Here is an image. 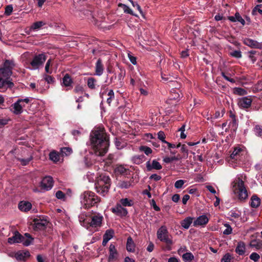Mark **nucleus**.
Masks as SVG:
<instances>
[{
    "label": "nucleus",
    "mask_w": 262,
    "mask_h": 262,
    "mask_svg": "<svg viewBox=\"0 0 262 262\" xmlns=\"http://www.w3.org/2000/svg\"><path fill=\"white\" fill-rule=\"evenodd\" d=\"M224 226L226 227V229L223 231V234L225 235H229L231 234L232 229L229 224H225Z\"/></svg>",
    "instance_id": "6e6d98bb"
},
{
    "label": "nucleus",
    "mask_w": 262,
    "mask_h": 262,
    "mask_svg": "<svg viewBox=\"0 0 262 262\" xmlns=\"http://www.w3.org/2000/svg\"><path fill=\"white\" fill-rule=\"evenodd\" d=\"M25 236V237L23 236V238L21 239L20 243H22L25 246H28L32 243L33 238L28 233H26Z\"/></svg>",
    "instance_id": "393cba45"
},
{
    "label": "nucleus",
    "mask_w": 262,
    "mask_h": 262,
    "mask_svg": "<svg viewBox=\"0 0 262 262\" xmlns=\"http://www.w3.org/2000/svg\"><path fill=\"white\" fill-rule=\"evenodd\" d=\"M17 160L20 162L21 164L22 165L25 166L28 165L29 163V162L32 160V157L31 156L26 159L18 158Z\"/></svg>",
    "instance_id": "09e8293b"
},
{
    "label": "nucleus",
    "mask_w": 262,
    "mask_h": 262,
    "mask_svg": "<svg viewBox=\"0 0 262 262\" xmlns=\"http://www.w3.org/2000/svg\"><path fill=\"white\" fill-rule=\"evenodd\" d=\"M209 222L208 217L205 214L198 216L193 222V226L204 227Z\"/></svg>",
    "instance_id": "ddd939ff"
},
{
    "label": "nucleus",
    "mask_w": 262,
    "mask_h": 262,
    "mask_svg": "<svg viewBox=\"0 0 262 262\" xmlns=\"http://www.w3.org/2000/svg\"><path fill=\"white\" fill-rule=\"evenodd\" d=\"M46 25V23L43 21H38L34 23L30 27L29 30L27 33L29 34L32 31H37L42 28V26Z\"/></svg>",
    "instance_id": "aec40b11"
},
{
    "label": "nucleus",
    "mask_w": 262,
    "mask_h": 262,
    "mask_svg": "<svg viewBox=\"0 0 262 262\" xmlns=\"http://www.w3.org/2000/svg\"><path fill=\"white\" fill-rule=\"evenodd\" d=\"M123 207H132L134 205V201L128 198L121 199L118 203Z\"/></svg>",
    "instance_id": "2f4dec72"
},
{
    "label": "nucleus",
    "mask_w": 262,
    "mask_h": 262,
    "mask_svg": "<svg viewBox=\"0 0 262 262\" xmlns=\"http://www.w3.org/2000/svg\"><path fill=\"white\" fill-rule=\"evenodd\" d=\"M73 80L70 75L66 74L62 78V85L67 88V90L72 88Z\"/></svg>",
    "instance_id": "4be33fe9"
},
{
    "label": "nucleus",
    "mask_w": 262,
    "mask_h": 262,
    "mask_svg": "<svg viewBox=\"0 0 262 262\" xmlns=\"http://www.w3.org/2000/svg\"><path fill=\"white\" fill-rule=\"evenodd\" d=\"M12 73L10 70H7L3 68H0V77H2L8 80H10V76Z\"/></svg>",
    "instance_id": "bb28decb"
},
{
    "label": "nucleus",
    "mask_w": 262,
    "mask_h": 262,
    "mask_svg": "<svg viewBox=\"0 0 262 262\" xmlns=\"http://www.w3.org/2000/svg\"><path fill=\"white\" fill-rule=\"evenodd\" d=\"M180 146L181 151L183 153H185L187 155L188 154V150L187 149L186 145L185 144H183L181 145L180 144H179L177 146V147H179Z\"/></svg>",
    "instance_id": "774afa93"
},
{
    "label": "nucleus",
    "mask_w": 262,
    "mask_h": 262,
    "mask_svg": "<svg viewBox=\"0 0 262 262\" xmlns=\"http://www.w3.org/2000/svg\"><path fill=\"white\" fill-rule=\"evenodd\" d=\"M242 177V176H237L232 184L233 192L238 194V199L241 201H245L248 197V192Z\"/></svg>",
    "instance_id": "f03ea898"
},
{
    "label": "nucleus",
    "mask_w": 262,
    "mask_h": 262,
    "mask_svg": "<svg viewBox=\"0 0 262 262\" xmlns=\"http://www.w3.org/2000/svg\"><path fill=\"white\" fill-rule=\"evenodd\" d=\"M246 151L243 147H236L230 155L228 162L233 168L243 163L245 160Z\"/></svg>",
    "instance_id": "7ed1b4c3"
},
{
    "label": "nucleus",
    "mask_w": 262,
    "mask_h": 262,
    "mask_svg": "<svg viewBox=\"0 0 262 262\" xmlns=\"http://www.w3.org/2000/svg\"><path fill=\"white\" fill-rule=\"evenodd\" d=\"M157 238L161 242L165 243L167 245V249L168 250L171 249L170 246L173 242L168 236V232L167 228L165 226H161L157 231Z\"/></svg>",
    "instance_id": "6e6552de"
},
{
    "label": "nucleus",
    "mask_w": 262,
    "mask_h": 262,
    "mask_svg": "<svg viewBox=\"0 0 262 262\" xmlns=\"http://www.w3.org/2000/svg\"><path fill=\"white\" fill-rule=\"evenodd\" d=\"M158 138L161 140L163 143H165L166 141L165 140V135L163 131H160L158 133Z\"/></svg>",
    "instance_id": "69168bd1"
},
{
    "label": "nucleus",
    "mask_w": 262,
    "mask_h": 262,
    "mask_svg": "<svg viewBox=\"0 0 262 262\" xmlns=\"http://www.w3.org/2000/svg\"><path fill=\"white\" fill-rule=\"evenodd\" d=\"M32 98L26 97L25 98H19L10 107V111L16 115H19L24 112V109L26 105L30 103Z\"/></svg>",
    "instance_id": "423d86ee"
},
{
    "label": "nucleus",
    "mask_w": 262,
    "mask_h": 262,
    "mask_svg": "<svg viewBox=\"0 0 262 262\" xmlns=\"http://www.w3.org/2000/svg\"><path fill=\"white\" fill-rule=\"evenodd\" d=\"M43 78L48 83H53L54 82V78L47 74H44Z\"/></svg>",
    "instance_id": "13d9d810"
},
{
    "label": "nucleus",
    "mask_w": 262,
    "mask_h": 262,
    "mask_svg": "<svg viewBox=\"0 0 262 262\" xmlns=\"http://www.w3.org/2000/svg\"><path fill=\"white\" fill-rule=\"evenodd\" d=\"M23 238V236L17 231L15 232L14 235L8 239V242L10 244L14 243H20L21 239Z\"/></svg>",
    "instance_id": "f3484780"
},
{
    "label": "nucleus",
    "mask_w": 262,
    "mask_h": 262,
    "mask_svg": "<svg viewBox=\"0 0 262 262\" xmlns=\"http://www.w3.org/2000/svg\"><path fill=\"white\" fill-rule=\"evenodd\" d=\"M46 60V56L43 53L35 56L30 62V64L32 67V69H38L39 67L43 64Z\"/></svg>",
    "instance_id": "1a4fd4ad"
},
{
    "label": "nucleus",
    "mask_w": 262,
    "mask_h": 262,
    "mask_svg": "<svg viewBox=\"0 0 262 262\" xmlns=\"http://www.w3.org/2000/svg\"><path fill=\"white\" fill-rule=\"evenodd\" d=\"M180 132V137L181 139H185L186 138V135L185 134V125L183 124L178 130Z\"/></svg>",
    "instance_id": "052dcab7"
},
{
    "label": "nucleus",
    "mask_w": 262,
    "mask_h": 262,
    "mask_svg": "<svg viewBox=\"0 0 262 262\" xmlns=\"http://www.w3.org/2000/svg\"><path fill=\"white\" fill-rule=\"evenodd\" d=\"M111 180L108 176H101L95 184V189L97 193L105 196L108 191Z\"/></svg>",
    "instance_id": "39448f33"
},
{
    "label": "nucleus",
    "mask_w": 262,
    "mask_h": 262,
    "mask_svg": "<svg viewBox=\"0 0 262 262\" xmlns=\"http://www.w3.org/2000/svg\"><path fill=\"white\" fill-rule=\"evenodd\" d=\"M107 95L108 98L107 99L106 102L109 105H110L112 101V99L115 97L114 91L113 90H110L107 93Z\"/></svg>",
    "instance_id": "3c124183"
},
{
    "label": "nucleus",
    "mask_w": 262,
    "mask_h": 262,
    "mask_svg": "<svg viewBox=\"0 0 262 262\" xmlns=\"http://www.w3.org/2000/svg\"><path fill=\"white\" fill-rule=\"evenodd\" d=\"M91 142L96 155L102 156L107 152L109 142L103 127H97L92 130Z\"/></svg>",
    "instance_id": "f257e3e1"
},
{
    "label": "nucleus",
    "mask_w": 262,
    "mask_h": 262,
    "mask_svg": "<svg viewBox=\"0 0 262 262\" xmlns=\"http://www.w3.org/2000/svg\"><path fill=\"white\" fill-rule=\"evenodd\" d=\"M115 144L116 147L118 149H121L123 148L125 146V144L124 143H122L117 138L115 139Z\"/></svg>",
    "instance_id": "bf43d9fd"
},
{
    "label": "nucleus",
    "mask_w": 262,
    "mask_h": 262,
    "mask_svg": "<svg viewBox=\"0 0 262 262\" xmlns=\"http://www.w3.org/2000/svg\"><path fill=\"white\" fill-rule=\"evenodd\" d=\"M230 55L236 58H240L242 57V52L239 50H235L230 53Z\"/></svg>",
    "instance_id": "0e129e2a"
},
{
    "label": "nucleus",
    "mask_w": 262,
    "mask_h": 262,
    "mask_svg": "<svg viewBox=\"0 0 262 262\" xmlns=\"http://www.w3.org/2000/svg\"><path fill=\"white\" fill-rule=\"evenodd\" d=\"M185 182V181L183 180H178L174 183V187L177 189L182 188Z\"/></svg>",
    "instance_id": "4d7b16f0"
},
{
    "label": "nucleus",
    "mask_w": 262,
    "mask_h": 262,
    "mask_svg": "<svg viewBox=\"0 0 262 262\" xmlns=\"http://www.w3.org/2000/svg\"><path fill=\"white\" fill-rule=\"evenodd\" d=\"M229 20L232 22H240L243 25L245 24V20L242 17L239 13H236L234 16H231L228 17Z\"/></svg>",
    "instance_id": "cd10ccee"
},
{
    "label": "nucleus",
    "mask_w": 262,
    "mask_h": 262,
    "mask_svg": "<svg viewBox=\"0 0 262 262\" xmlns=\"http://www.w3.org/2000/svg\"><path fill=\"white\" fill-rule=\"evenodd\" d=\"M118 257V253L114 245L111 244L109 247V256L108 258V262H113L117 260Z\"/></svg>",
    "instance_id": "4468645a"
},
{
    "label": "nucleus",
    "mask_w": 262,
    "mask_h": 262,
    "mask_svg": "<svg viewBox=\"0 0 262 262\" xmlns=\"http://www.w3.org/2000/svg\"><path fill=\"white\" fill-rule=\"evenodd\" d=\"M126 250L130 252H133L135 250V244L130 236L127 239Z\"/></svg>",
    "instance_id": "c756f323"
},
{
    "label": "nucleus",
    "mask_w": 262,
    "mask_h": 262,
    "mask_svg": "<svg viewBox=\"0 0 262 262\" xmlns=\"http://www.w3.org/2000/svg\"><path fill=\"white\" fill-rule=\"evenodd\" d=\"M252 102L251 96H248L239 98L237 104L240 108H248L251 106Z\"/></svg>",
    "instance_id": "f8f14e48"
},
{
    "label": "nucleus",
    "mask_w": 262,
    "mask_h": 262,
    "mask_svg": "<svg viewBox=\"0 0 262 262\" xmlns=\"http://www.w3.org/2000/svg\"><path fill=\"white\" fill-rule=\"evenodd\" d=\"M13 11V7L11 5H9L6 6L5 11V14L6 15H10Z\"/></svg>",
    "instance_id": "338daca9"
},
{
    "label": "nucleus",
    "mask_w": 262,
    "mask_h": 262,
    "mask_svg": "<svg viewBox=\"0 0 262 262\" xmlns=\"http://www.w3.org/2000/svg\"><path fill=\"white\" fill-rule=\"evenodd\" d=\"M111 210L115 214L121 217H125L128 214L127 209L123 207L118 203L114 207L111 208Z\"/></svg>",
    "instance_id": "9d476101"
},
{
    "label": "nucleus",
    "mask_w": 262,
    "mask_h": 262,
    "mask_svg": "<svg viewBox=\"0 0 262 262\" xmlns=\"http://www.w3.org/2000/svg\"><path fill=\"white\" fill-rule=\"evenodd\" d=\"M254 132L256 136L260 137L262 136V126L259 125H256L254 127Z\"/></svg>",
    "instance_id": "a18cd8bd"
},
{
    "label": "nucleus",
    "mask_w": 262,
    "mask_h": 262,
    "mask_svg": "<svg viewBox=\"0 0 262 262\" xmlns=\"http://www.w3.org/2000/svg\"><path fill=\"white\" fill-rule=\"evenodd\" d=\"M13 83L11 80H8L2 77H0V88L8 87H11Z\"/></svg>",
    "instance_id": "72a5a7b5"
},
{
    "label": "nucleus",
    "mask_w": 262,
    "mask_h": 262,
    "mask_svg": "<svg viewBox=\"0 0 262 262\" xmlns=\"http://www.w3.org/2000/svg\"><path fill=\"white\" fill-rule=\"evenodd\" d=\"M103 216L101 214H97L90 217L88 224H84L85 228L88 230H91L94 232L99 230V229L102 226Z\"/></svg>",
    "instance_id": "0eeeda50"
},
{
    "label": "nucleus",
    "mask_w": 262,
    "mask_h": 262,
    "mask_svg": "<svg viewBox=\"0 0 262 262\" xmlns=\"http://www.w3.org/2000/svg\"><path fill=\"white\" fill-rule=\"evenodd\" d=\"M14 66V62L13 60H6L4 63L3 68L7 70H10V71H12Z\"/></svg>",
    "instance_id": "f704fd0d"
},
{
    "label": "nucleus",
    "mask_w": 262,
    "mask_h": 262,
    "mask_svg": "<svg viewBox=\"0 0 262 262\" xmlns=\"http://www.w3.org/2000/svg\"><path fill=\"white\" fill-rule=\"evenodd\" d=\"M55 195H56V197L58 199L62 200H63V201L65 200L66 195H65L64 193L62 191H61L60 190L57 191L56 192Z\"/></svg>",
    "instance_id": "e2e57ef3"
},
{
    "label": "nucleus",
    "mask_w": 262,
    "mask_h": 262,
    "mask_svg": "<svg viewBox=\"0 0 262 262\" xmlns=\"http://www.w3.org/2000/svg\"><path fill=\"white\" fill-rule=\"evenodd\" d=\"M114 234V231L113 230H112V229L107 230L105 231L103 237L106 238L107 239L110 241L111 239H112L113 238Z\"/></svg>",
    "instance_id": "37998d69"
},
{
    "label": "nucleus",
    "mask_w": 262,
    "mask_h": 262,
    "mask_svg": "<svg viewBox=\"0 0 262 262\" xmlns=\"http://www.w3.org/2000/svg\"><path fill=\"white\" fill-rule=\"evenodd\" d=\"M103 71L104 67L102 60L100 58H99L96 63L95 75L99 76H101L103 73Z\"/></svg>",
    "instance_id": "a211bd4d"
},
{
    "label": "nucleus",
    "mask_w": 262,
    "mask_h": 262,
    "mask_svg": "<svg viewBox=\"0 0 262 262\" xmlns=\"http://www.w3.org/2000/svg\"><path fill=\"white\" fill-rule=\"evenodd\" d=\"M115 171L117 173L126 175L128 174L129 169H127L123 165H119L116 168Z\"/></svg>",
    "instance_id": "c9c22d12"
},
{
    "label": "nucleus",
    "mask_w": 262,
    "mask_h": 262,
    "mask_svg": "<svg viewBox=\"0 0 262 262\" xmlns=\"http://www.w3.org/2000/svg\"><path fill=\"white\" fill-rule=\"evenodd\" d=\"M232 258V255L229 253H227L223 256L221 262H231Z\"/></svg>",
    "instance_id": "de8ad7c7"
},
{
    "label": "nucleus",
    "mask_w": 262,
    "mask_h": 262,
    "mask_svg": "<svg viewBox=\"0 0 262 262\" xmlns=\"http://www.w3.org/2000/svg\"><path fill=\"white\" fill-rule=\"evenodd\" d=\"M18 207L20 211L27 212L31 209L32 204L28 201H22L19 203Z\"/></svg>",
    "instance_id": "dca6fc26"
},
{
    "label": "nucleus",
    "mask_w": 262,
    "mask_h": 262,
    "mask_svg": "<svg viewBox=\"0 0 262 262\" xmlns=\"http://www.w3.org/2000/svg\"><path fill=\"white\" fill-rule=\"evenodd\" d=\"M132 186L130 181H122L120 184V187L121 188L127 189Z\"/></svg>",
    "instance_id": "864d4df0"
},
{
    "label": "nucleus",
    "mask_w": 262,
    "mask_h": 262,
    "mask_svg": "<svg viewBox=\"0 0 262 262\" xmlns=\"http://www.w3.org/2000/svg\"><path fill=\"white\" fill-rule=\"evenodd\" d=\"M146 165L148 170H150L152 169L160 170L162 168L160 163L156 160H152L151 164H150V161H148L146 162Z\"/></svg>",
    "instance_id": "6ab92c4d"
},
{
    "label": "nucleus",
    "mask_w": 262,
    "mask_h": 262,
    "mask_svg": "<svg viewBox=\"0 0 262 262\" xmlns=\"http://www.w3.org/2000/svg\"><path fill=\"white\" fill-rule=\"evenodd\" d=\"M60 151L62 156H67L70 155L72 153V149L70 147H65L61 148L60 149Z\"/></svg>",
    "instance_id": "c03bdc74"
},
{
    "label": "nucleus",
    "mask_w": 262,
    "mask_h": 262,
    "mask_svg": "<svg viewBox=\"0 0 262 262\" xmlns=\"http://www.w3.org/2000/svg\"><path fill=\"white\" fill-rule=\"evenodd\" d=\"M145 160V157L143 155H135L132 157L131 160L132 162L136 164H140L142 163Z\"/></svg>",
    "instance_id": "c85d7f7f"
},
{
    "label": "nucleus",
    "mask_w": 262,
    "mask_h": 262,
    "mask_svg": "<svg viewBox=\"0 0 262 262\" xmlns=\"http://www.w3.org/2000/svg\"><path fill=\"white\" fill-rule=\"evenodd\" d=\"M81 203L84 208H90L100 202V198L94 192L85 191L80 196Z\"/></svg>",
    "instance_id": "20e7f679"
},
{
    "label": "nucleus",
    "mask_w": 262,
    "mask_h": 262,
    "mask_svg": "<svg viewBox=\"0 0 262 262\" xmlns=\"http://www.w3.org/2000/svg\"><path fill=\"white\" fill-rule=\"evenodd\" d=\"M228 127L225 128V132H227L230 130L232 134L235 133L238 127V123L236 119L234 120H229Z\"/></svg>",
    "instance_id": "2eb2a0df"
},
{
    "label": "nucleus",
    "mask_w": 262,
    "mask_h": 262,
    "mask_svg": "<svg viewBox=\"0 0 262 262\" xmlns=\"http://www.w3.org/2000/svg\"><path fill=\"white\" fill-rule=\"evenodd\" d=\"M140 150L143 151L145 155H148L152 152L151 149L146 146H141L139 148Z\"/></svg>",
    "instance_id": "8fccbe9b"
},
{
    "label": "nucleus",
    "mask_w": 262,
    "mask_h": 262,
    "mask_svg": "<svg viewBox=\"0 0 262 262\" xmlns=\"http://www.w3.org/2000/svg\"><path fill=\"white\" fill-rule=\"evenodd\" d=\"M249 258L251 260L254 262H257L260 258L259 255L256 252H252L249 256Z\"/></svg>",
    "instance_id": "603ef678"
},
{
    "label": "nucleus",
    "mask_w": 262,
    "mask_h": 262,
    "mask_svg": "<svg viewBox=\"0 0 262 262\" xmlns=\"http://www.w3.org/2000/svg\"><path fill=\"white\" fill-rule=\"evenodd\" d=\"M79 221L81 226L85 227L84 224H88L89 219L88 213L85 212H81L78 216Z\"/></svg>",
    "instance_id": "5701e85b"
},
{
    "label": "nucleus",
    "mask_w": 262,
    "mask_h": 262,
    "mask_svg": "<svg viewBox=\"0 0 262 262\" xmlns=\"http://www.w3.org/2000/svg\"><path fill=\"white\" fill-rule=\"evenodd\" d=\"M261 5H256L252 10V14L253 15H255L257 14V12H258L259 14H262V10L260 9V7H261Z\"/></svg>",
    "instance_id": "5fc2aeb1"
},
{
    "label": "nucleus",
    "mask_w": 262,
    "mask_h": 262,
    "mask_svg": "<svg viewBox=\"0 0 262 262\" xmlns=\"http://www.w3.org/2000/svg\"><path fill=\"white\" fill-rule=\"evenodd\" d=\"M193 217L188 216L181 222V225L185 229H188L192 223Z\"/></svg>",
    "instance_id": "a878e982"
},
{
    "label": "nucleus",
    "mask_w": 262,
    "mask_h": 262,
    "mask_svg": "<svg viewBox=\"0 0 262 262\" xmlns=\"http://www.w3.org/2000/svg\"><path fill=\"white\" fill-rule=\"evenodd\" d=\"M118 6L119 7L122 8L124 13L130 14L132 15H135L134 14L132 10L126 5L123 4H119Z\"/></svg>",
    "instance_id": "58836bf2"
},
{
    "label": "nucleus",
    "mask_w": 262,
    "mask_h": 262,
    "mask_svg": "<svg viewBox=\"0 0 262 262\" xmlns=\"http://www.w3.org/2000/svg\"><path fill=\"white\" fill-rule=\"evenodd\" d=\"M128 58L130 61V62L136 65L137 64V58L135 56L132 55L130 52H128L127 54Z\"/></svg>",
    "instance_id": "680f3d73"
},
{
    "label": "nucleus",
    "mask_w": 262,
    "mask_h": 262,
    "mask_svg": "<svg viewBox=\"0 0 262 262\" xmlns=\"http://www.w3.org/2000/svg\"><path fill=\"white\" fill-rule=\"evenodd\" d=\"M46 225H47V221L46 220H38V219L34 220V226H35V228L37 229L41 230V229H44V228L45 227Z\"/></svg>",
    "instance_id": "7c9ffc66"
},
{
    "label": "nucleus",
    "mask_w": 262,
    "mask_h": 262,
    "mask_svg": "<svg viewBox=\"0 0 262 262\" xmlns=\"http://www.w3.org/2000/svg\"><path fill=\"white\" fill-rule=\"evenodd\" d=\"M244 43L245 45L251 47H255L257 48L258 46L259 43L253 39H246L244 40Z\"/></svg>",
    "instance_id": "4c0bfd02"
},
{
    "label": "nucleus",
    "mask_w": 262,
    "mask_h": 262,
    "mask_svg": "<svg viewBox=\"0 0 262 262\" xmlns=\"http://www.w3.org/2000/svg\"><path fill=\"white\" fill-rule=\"evenodd\" d=\"M96 80L94 78L90 77L88 79V86L91 89H95L96 88Z\"/></svg>",
    "instance_id": "ea45409f"
},
{
    "label": "nucleus",
    "mask_w": 262,
    "mask_h": 262,
    "mask_svg": "<svg viewBox=\"0 0 262 262\" xmlns=\"http://www.w3.org/2000/svg\"><path fill=\"white\" fill-rule=\"evenodd\" d=\"M234 92L240 96H244L247 94V91L241 88H235L234 89Z\"/></svg>",
    "instance_id": "49530a36"
},
{
    "label": "nucleus",
    "mask_w": 262,
    "mask_h": 262,
    "mask_svg": "<svg viewBox=\"0 0 262 262\" xmlns=\"http://www.w3.org/2000/svg\"><path fill=\"white\" fill-rule=\"evenodd\" d=\"M235 251L239 255H244L246 252L245 244L242 241L238 242Z\"/></svg>",
    "instance_id": "412c9836"
},
{
    "label": "nucleus",
    "mask_w": 262,
    "mask_h": 262,
    "mask_svg": "<svg viewBox=\"0 0 262 262\" xmlns=\"http://www.w3.org/2000/svg\"><path fill=\"white\" fill-rule=\"evenodd\" d=\"M261 204V200L256 195H253L251 198L250 206L252 208H257Z\"/></svg>",
    "instance_id": "b1692460"
},
{
    "label": "nucleus",
    "mask_w": 262,
    "mask_h": 262,
    "mask_svg": "<svg viewBox=\"0 0 262 262\" xmlns=\"http://www.w3.org/2000/svg\"><path fill=\"white\" fill-rule=\"evenodd\" d=\"M29 256L30 253L28 251L25 252L19 251L15 254V257L17 260L24 261L25 258Z\"/></svg>",
    "instance_id": "473e14b6"
},
{
    "label": "nucleus",
    "mask_w": 262,
    "mask_h": 262,
    "mask_svg": "<svg viewBox=\"0 0 262 262\" xmlns=\"http://www.w3.org/2000/svg\"><path fill=\"white\" fill-rule=\"evenodd\" d=\"M250 246L258 250L262 247V242L260 240H253L250 243Z\"/></svg>",
    "instance_id": "e433bc0d"
},
{
    "label": "nucleus",
    "mask_w": 262,
    "mask_h": 262,
    "mask_svg": "<svg viewBox=\"0 0 262 262\" xmlns=\"http://www.w3.org/2000/svg\"><path fill=\"white\" fill-rule=\"evenodd\" d=\"M41 188L46 191L51 190L53 186V180L51 177L46 176L44 177L40 183Z\"/></svg>",
    "instance_id": "9b49d317"
},
{
    "label": "nucleus",
    "mask_w": 262,
    "mask_h": 262,
    "mask_svg": "<svg viewBox=\"0 0 262 262\" xmlns=\"http://www.w3.org/2000/svg\"><path fill=\"white\" fill-rule=\"evenodd\" d=\"M183 259L185 261H189L194 259V256L191 252L184 253L182 256Z\"/></svg>",
    "instance_id": "79ce46f5"
},
{
    "label": "nucleus",
    "mask_w": 262,
    "mask_h": 262,
    "mask_svg": "<svg viewBox=\"0 0 262 262\" xmlns=\"http://www.w3.org/2000/svg\"><path fill=\"white\" fill-rule=\"evenodd\" d=\"M50 159L55 162H57L59 160V155L55 151H52L49 154Z\"/></svg>",
    "instance_id": "a19ab883"
}]
</instances>
